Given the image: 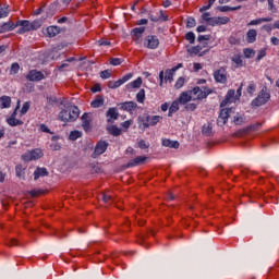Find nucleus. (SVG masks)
Segmentation results:
<instances>
[{"label":"nucleus","mask_w":279,"mask_h":279,"mask_svg":"<svg viewBox=\"0 0 279 279\" xmlns=\"http://www.w3.org/2000/svg\"><path fill=\"white\" fill-rule=\"evenodd\" d=\"M58 118L63 123H71L73 121H77V119L80 118V108L73 105L65 106L64 109L59 112Z\"/></svg>","instance_id":"obj_1"},{"label":"nucleus","mask_w":279,"mask_h":279,"mask_svg":"<svg viewBox=\"0 0 279 279\" xmlns=\"http://www.w3.org/2000/svg\"><path fill=\"white\" fill-rule=\"evenodd\" d=\"M271 99V94L267 86H264L262 90L258 93L257 97L252 100V108H260V106H265Z\"/></svg>","instance_id":"obj_2"},{"label":"nucleus","mask_w":279,"mask_h":279,"mask_svg":"<svg viewBox=\"0 0 279 279\" xmlns=\"http://www.w3.org/2000/svg\"><path fill=\"white\" fill-rule=\"evenodd\" d=\"M210 93L211 90L208 89V87H194L190 90V95L193 96V101H196V99H206Z\"/></svg>","instance_id":"obj_3"},{"label":"nucleus","mask_w":279,"mask_h":279,"mask_svg":"<svg viewBox=\"0 0 279 279\" xmlns=\"http://www.w3.org/2000/svg\"><path fill=\"white\" fill-rule=\"evenodd\" d=\"M44 154L40 148L33 149L22 156V159L25 160V162H29L32 160H38L43 158Z\"/></svg>","instance_id":"obj_4"},{"label":"nucleus","mask_w":279,"mask_h":279,"mask_svg":"<svg viewBox=\"0 0 279 279\" xmlns=\"http://www.w3.org/2000/svg\"><path fill=\"white\" fill-rule=\"evenodd\" d=\"M232 112H234L233 108L221 109L219 117L217 119V124L220 125V128H223V125H226L228 123V119H229L230 114H232Z\"/></svg>","instance_id":"obj_5"},{"label":"nucleus","mask_w":279,"mask_h":279,"mask_svg":"<svg viewBox=\"0 0 279 279\" xmlns=\"http://www.w3.org/2000/svg\"><path fill=\"white\" fill-rule=\"evenodd\" d=\"M108 142L106 141H99L96 144V147L94 149V153L92 154V158H99L101 154H106V149H108Z\"/></svg>","instance_id":"obj_6"},{"label":"nucleus","mask_w":279,"mask_h":279,"mask_svg":"<svg viewBox=\"0 0 279 279\" xmlns=\"http://www.w3.org/2000/svg\"><path fill=\"white\" fill-rule=\"evenodd\" d=\"M144 45L145 47H147V49H158V46L160 45V40L155 35H148L145 38Z\"/></svg>","instance_id":"obj_7"},{"label":"nucleus","mask_w":279,"mask_h":279,"mask_svg":"<svg viewBox=\"0 0 279 279\" xmlns=\"http://www.w3.org/2000/svg\"><path fill=\"white\" fill-rule=\"evenodd\" d=\"M26 80L28 82H41V80H45V74L38 70H31L26 75Z\"/></svg>","instance_id":"obj_8"},{"label":"nucleus","mask_w":279,"mask_h":279,"mask_svg":"<svg viewBox=\"0 0 279 279\" xmlns=\"http://www.w3.org/2000/svg\"><path fill=\"white\" fill-rule=\"evenodd\" d=\"M214 78L219 84H226L228 82V74L226 73V69L220 68L214 72Z\"/></svg>","instance_id":"obj_9"},{"label":"nucleus","mask_w":279,"mask_h":279,"mask_svg":"<svg viewBox=\"0 0 279 279\" xmlns=\"http://www.w3.org/2000/svg\"><path fill=\"white\" fill-rule=\"evenodd\" d=\"M81 119L83 130L90 132L93 130V125L90 124L93 123V116L90 113H84Z\"/></svg>","instance_id":"obj_10"},{"label":"nucleus","mask_w":279,"mask_h":279,"mask_svg":"<svg viewBox=\"0 0 279 279\" xmlns=\"http://www.w3.org/2000/svg\"><path fill=\"white\" fill-rule=\"evenodd\" d=\"M17 27V34H25L27 32H32V23L27 20L19 21L16 23Z\"/></svg>","instance_id":"obj_11"},{"label":"nucleus","mask_w":279,"mask_h":279,"mask_svg":"<svg viewBox=\"0 0 279 279\" xmlns=\"http://www.w3.org/2000/svg\"><path fill=\"white\" fill-rule=\"evenodd\" d=\"M107 117V123L109 125H112L119 119V111H117V108H109L108 111L106 112Z\"/></svg>","instance_id":"obj_12"},{"label":"nucleus","mask_w":279,"mask_h":279,"mask_svg":"<svg viewBox=\"0 0 279 279\" xmlns=\"http://www.w3.org/2000/svg\"><path fill=\"white\" fill-rule=\"evenodd\" d=\"M143 34H145V26L133 28L132 29L133 40H141V38H143Z\"/></svg>","instance_id":"obj_13"},{"label":"nucleus","mask_w":279,"mask_h":279,"mask_svg":"<svg viewBox=\"0 0 279 279\" xmlns=\"http://www.w3.org/2000/svg\"><path fill=\"white\" fill-rule=\"evenodd\" d=\"M178 101L182 104L183 106L189 104V101H193V96L191 94V90L183 92L181 96L179 97Z\"/></svg>","instance_id":"obj_14"},{"label":"nucleus","mask_w":279,"mask_h":279,"mask_svg":"<svg viewBox=\"0 0 279 279\" xmlns=\"http://www.w3.org/2000/svg\"><path fill=\"white\" fill-rule=\"evenodd\" d=\"M145 160H147V157L137 156L135 159H131L128 162V167H138V165H145Z\"/></svg>","instance_id":"obj_15"},{"label":"nucleus","mask_w":279,"mask_h":279,"mask_svg":"<svg viewBox=\"0 0 279 279\" xmlns=\"http://www.w3.org/2000/svg\"><path fill=\"white\" fill-rule=\"evenodd\" d=\"M121 110H126V112H132V110H136L138 108V105L134 101H126L120 104Z\"/></svg>","instance_id":"obj_16"},{"label":"nucleus","mask_w":279,"mask_h":279,"mask_svg":"<svg viewBox=\"0 0 279 279\" xmlns=\"http://www.w3.org/2000/svg\"><path fill=\"white\" fill-rule=\"evenodd\" d=\"M160 121H162V117L160 116H148L146 118V128H149V125H157Z\"/></svg>","instance_id":"obj_17"},{"label":"nucleus","mask_w":279,"mask_h":279,"mask_svg":"<svg viewBox=\"0 0 279 279\" xmlns=\"http://www.w3.org/2000/svg\"><path fill=\"white\" fill-rule=\"evenodd\" d=\"M162 145H163V147H170L171 149H178L180 147V142L165 138V140H162Z\"/></svg>","instance_id":"obj_18"},{"label":"nucleus","mask_w":279,"mask_h":279,"mask_svg":"<svg viewBox=\"0 0 279 279\" xmlns=\"http://www.w3.org/2000/svg\"><path fill=\"white\" fill-rule=\"evenodd\" d=\"M46 34H47L48 38H54V36H58V34H60V27L49 26L46 29Z\"/></svg>","instance_id":"obj_19"},{"label":"nucleus","mask_w":279,"mask_h":279,"mask_svg":"<svg viewBox=\"0 0 279 279\" xmlns=\"http://www.w3.org/2000/svg\"><path fill=\"white\" fill-rule=\"evenodd\" d=\"M15 27H17V25L13 22H5L0 26V34H3L4 32H12V29H15Z\"/></svg>","instance_id":"obj_20"},{"label":"nucleus","mask_w":279,"mask_h":279,"mask_svg":"<svg viewBox=\"0 0 279 279\" xmlns=\"http://www.w3.org/2000/svg\"><path fill=\"white\" fill-rule=\"evenodd\" d=\"M141 86H143V78L137 77L135 81L126 85V90H132V88H141Z\"/></svg>","instance_id":"obj_21"},{"label":"nucleus","mask_w":279,"mask_h":279,"mask_svg":"<svg viewBox=\"0 0 279 279\" xmlns=\"http://www.w3.org/2000/svg\"><path fill=\"white\" fill-rule=\"evenodd\" d=\"M49 175V171L46 168H37L34 172V180H38V178H46Z\"/></svg>","instance_id":"obj_22"},{"label":"nucleus","mask_w":279,"mask_h":279,"mask_svg":"<svg viewBox=\"0 0 279 279\" xmlns=\"http://www.w3.org/2000/svg\"><path fill=\"white\" fill-rule=\"evenodd\" d=\"M256 36H258V33L256 29L252 28L246 33V41L247 43H256Z\"/></svg>","instance_id":"obj_23"},{"label":"nucleus","mask_w":279,"mask_h":279,"mask_svg":"<svg viewBox=\"0 0 279 279\" xmlns=\"http://www.w3.org/2000/svg\"><path fill=\"white\" fill-rule=\"evenodd\" d=\"M92 108H101L104 106V96L97 95L90 104Z\"/></svg>","instance_id":"obj_24"},{"label":"nucleus","mask_w":279,"mask_h":279,"mask_svg":"<svg viewBox=\"0 0 279 279\" xmlns=\"http://www.w3.org/2000/svg\"><path fill=\"white\" fill-rule=\"evenodd\" d=\"M107 131L112 135V136H121V129H119L117 125H107Z\"/></svg>","instance_id":"obj_25"},{"label":"nucleus","mask_w":279,"mask_h":279,"mask_svg":"<svg viewBox=\"0 0 279 279\" xmlns=\"http://www.w3.org/2000/svg\"><path fill=\"white\" fill-rule=\"evenodd\" d=\"M12 104V98L10 96H2L0 98V108H10Z\"/></svg>","instance_id":"obj_26"},{"label":"nucleus","mask_w":279,"mask_h":279,"mask_svg":"<svg viewBox=\"0 0 279 279\" xmlns=\"http://www.w3.org/2000/svg\"><path fill=\"white\" fill-rule=\"evenodd\" d=\"M150 21L158 23V21H169V16L165 15L162 11H159L158 16L149 15Z\"/></svg>","instance_id":"obj_27"},{"label":"nucleus","mask_w":279,"mask_h":279,"mask_svg":"<svg viewBox=\"0 0 279 279\" xmlns=\"http://www.w3.org/2000/svg\"><path fill=\"white\" fill-rule=\"evenodd\" d=\"M180 110V102L179 100H174L169 108L168 117H173V112H178Z\"/></svg>","instance_id":"obj_28"},{"label":"nucleus","mask_w":279,"mask_h":279,"mask_svg":"<svg viewBox=\"0 0 279 279\" xmlns=\"http://www.w3.org/2000/svg\"><path fill=\"white\" fill-rule=\"evenodd\" d=\"M178 71V66L172 68L171 70L166 71L165 81L172 82L173 81V73Z\"/></svg>","instance_id":"obj_29"},{"label":"nucleus","mask_w":279,"mask_h":279,"mask_svg":"<svg viewBox=\"0 0 279 279\" xmlns=\"http://www.w3.org/2000/svg\"><path fill=\"white\" fill-rule=\"evenodd\" d=\"M202 132L205 136H213V123L204 124Z\"/></svg>","instance_id":"obj_30"},{"label":"nucleus","mask_w":279,"mask_h":279,"mask_svg":"<svg viewBox=\"0 0 279 279\" xmlns=\"http://www.w3.org/2000/svg\"><path fill=\"white\" fill-rule=\"evenodd\" d=\"M217 10L219 12H234L236 10H241V5H238V7H228V5H223V7H218Z\"/></svg>","instance_id":"obj_31"},{"label":"nucleus","mask_w":279,"mask_h":279,"mask_svg":"<svg viewBox=\"0 0 279 279\" xmlns=\"http://www.w3.org/2000/svg\"><path fill=\"white\" fill-rule=\"evenodd\" d=\"M7 122L11 125V128H16V125H23V121L14 117H10L9 119H7Z\"/></svg>","instance_id":"obj_32"},{"label":"nucleus","mask_w":279,"mask_h":279,"mask_svg":"<svg viewBox=\"0 0 279 279\" xmlns=\"http://www.w3.org/2000/svg\"><path fill=\"white\" fill-rule=\"evenodd\" d=\"M232 62L235 63V69H239L240 66H243V59H241L240 54H234L231 58Z\"/></svg>","instance_id":"obj_33"},{"label":"nucleus","mask_w":279,"mask_h":279,"mask_svg":"<svg viewBox=\"0 0 279 279\" xmlns=\"http://www.w3.org/2000/svg\"><path fill=\"white\" fill-rule=\"evenodd\" d=\"M70 141H77V138H82V132L72 131L69 135Z\"/></svg>","instance_id":"obj_34"},{"label":"nucleus","mask_w":279,"mask_h":279,"mask_svg":"<svg viewBox=\"0 0 279 279\" xmlns=\"http://www.w3.org/2000/svg\"><path fill=\"white\" fill-rule=\"evenodd\" d=\"M123 84L121 83V80L118 81H109L108 82V88H119V86H122Z\"/></svg>","instance_id":"obj_35"},{"label":"nucleus","mask_w":279,"mask_h":279,"mask_svg":"<svg viewBox=\"0 0 279 279\" xmlns=\"http://www.w3.org/2000/svg\"><path fill=\"white\" fill-rule=\"evenodd\" d=\"M136 99H137L138 104H145V89H141L137 93Z\"/></svg>","instance_id":"obj_36"},{"label":"nucleus","mask_w":279,"mask_h":279,"mask_svg":"<svg viewBox=\"0 0 279 279\" xmlns=\"http://www.w3.org/2000/svg\"><path fill=\"white\" fill-rule=\"evenodd\" d=\"M243 53H244L245 58H254V56H256V51H254V49H252V48H245L243 50Z\"/></svg>","instance_id":"obj_37"},{"label":"nucleus","mask_w":279,"mask_h":279,"mask_svg":"<svg viewBox=\"0 0 279 279\" xmlns=\"http://www.w3.org/2000/svg\"><path fill=\"white\" fill-rule=\"evenodd\" d=\"M101 199L105 204H112L114 202V198L108 194H101Z\"/></svg>","instance_id":"obj_38"},{"label":"nucleus","mask_w":279,"mask_h":279,"mask_svg":"<svg viewBox=\"0 0 279 279\" xmlns=\"http://www.w3.org/2000/svg\"><path fill=\"white\" fill-rule=\"evenodd\" d=\"M101 80H109V77H112V72L110 70H104L100 72Z\"/></svg>","instance_id":"obj_39"},{"label":"nucleus","mask_w":279,"mask_h":279,"mask_svg":"<svg viewBox=\"0 0 279 279\" xmlns=\"http://www.w3.org/2000/svg\"><path fill=\"white\" fill-rule=\"evenodd\" d=\"M185 39L189 40V43H190L191 45L195 44V33L189 32V33L185 35Z\"/></svg>","instance_id":"obj_40"},{"label":"nucleus","mask_w":279,"mask_h":279,"mask_svg":"<svg viewBox=\"0 0 279 279\" xmlns=\"http://www.w3.org/2000/svg\"><path fill=\"white\" fill-rule=\"evenodd\" d=\"M216 0H208V4L204 5L199 9V12H206V10H210V8H213V5L215 4Z\"/></svg>","instance_id":"obj_41"},{"label":"nucleus","mask_w":279,"mask_h":279,"mask_svg":"<svg viewBox=\"0 0 279 279\" xmlns=\"http://www.w3.org/2000/svg\"><path fill=\"white\" fill-rule=\"evenodd\" d=\"M218 19V25H228L230 23V17L223 16V17H217Z\"/></svg>","instance_id":"obj_42"},{"label":"nucleus","mask_w":279,"mask_h":279,"mask_svg":"<svg viewBox=\"0 0 279 279\" xmlns=\"http://www.w3.org/2000/svg\"><path fill=\"white\" fill-rule=\"evenodd\" d=\"M246 93L248 95H254V93H256V85L254 83H251L246 88Z\"/></svg>","instance_id":"obj_43"},{"label":"nucleus","mask_w":279,"mask_h":279,"mask_svg":"<svg viewBox=\"0 0 279 279\" xmlns=\"http://www.w3.org/2000/svg\"><path fill=\"white\" fill-rule=\"evenodd\" d=\"M233 123L235 125H243V123H245V118L235 116L233 119Z\"/></svg>","instance_id":"obj_44"},{"label":"nucleus","mask_w":279,"mask_h":279,"mask_svg":"<svg viewBox=\"0 0 279 279\" xmlns=\"http://www.w3.org/2000/svg\"><path fill=\"white\" fill-rule=\"evenodd\" d=\"M187 51H189V53H194V56H197V53H199V51H202V46L192 47Z\"/></svg>","instance_id":"obj_45"},{"label":"nucleus","mask_w":279,"mask_h":279,"mask_svg":"<svg viewBox=\"0 0 279 279\" xmlns=\"http://www.w3.org/2000/svg\"><path fill=\"white\" fill-rule=\"evenodd\" d=\"M8 14H10V11L8 10V8H2L0 5V19H5V16H8Z\"/></svg>","instance_id":"obj_46"},{"label":"nucleus","mask_w":279,"mask_h":279,"mask_svg":"<svg viewBox=\"0 0 279 279\" xmlns=\"http://www.w3.org/2000/svg\"><path fill=\"white\" fill-rule=\"evenodd\" d=\"M182 86H184V77H179L174 85V88L180 89L182 88Z\"/></svg>","instance_id":"obj_47"},{"label":"nucleus","mask_w":279,"mask_h":279,"mask_svg":"<svg viewBox=\"0 0 279 279\" xmlns=\"http://www.w3.org/2000/svg\"><path fill=\"white\" fill-rule=\"evenodd\" d=\"M41 25H43V22H40V21H34V22H32V23H31L32 31H34V29H39V27H41Z\"/></svg>","instance_id":"obj_48"},{"label":"nucleus","mask_w":279,"mask_h":279,"mask_svg":"<svg viewBox=\"0 0 279 279\" xmlns=\"http://www.w3.org/2000/svg\"><path fill=\"white\" fill-rule=\"evenodd\" d=\"M133 75L134 74H132V73L124 75L122 78H120L121 84H125V82H130V80H132Z\"/></svg>","instance_id":"obj_49"},{"label":"nucleus","mask_w":279,"mask_h":279,"mask_svg":"<svg viewBox=\"0 0 279 279\" xmlns=\"http://www.w3.org/2000/svg\"><path fill=\"white\" fill-rule=\"evenodd\" d=\"M15 173H16V175H17V178H22V175H23V166H21V165H17L16 167H15Z\"/></svg>","instance_id":"obj_50"},{"label":"nucleus","mask_w":279,"mask_h":279,"mask_svg":"<svg viewBox=\"0 0 279 279\" xmlns=\"http://www.w3.org/2000/svg\"><path fill=\"white\" fill-rule=\"evenodd\" d=\"M266 54H267V52L265 51V49L259 50L257 58H256L257 62H259V60H263Z\"/></svg>","instance_id":"obj_51"},{"label":"nucleus","mask_w":279,"mask_h":279,"mask_svg":"<svg viewBox=\"0 0 279 279\" xmlns=\"http://www.w3.org/2000/svg\"><path fill=\"white\" fill-rule=\"evenodd\" d=\"M28 110H29V102H24V105L21 109V114H27Z\"/></svg>","instance_id":"obj_52"},{"label":"nucleus","mask_w":279,"mask_h":279,"mask_svg":"<svg viewBox=\"0 0 279 279\" xmlns=\"http://www.w3.org/2000/svg\"><path fill=\"white\" fill-rule=\"evenodd\" d=\"M56 8H58V4L57 3H52L50 4L49 7V10H52L48 13V16H53V14H56Z\"/></svg>","instance_id":"obj_53"},{"label":"nucleus","mask_w":279,"mask_h":279,"mask_svg":"<svg viewBox=\"0 0 279 279\" xmlns=\"http://www.w3.org/2000/svg\"><path fill=\"white\" fill-rule=\"evenodd\" d=\"M234 95H235L234 89H229L226 98L232 101V99H234Z\"/></svg>","instance_id":"obj_54"},{"label":"nucleus","mask_w":279,"mask_h":279,"mask_svg":"<svg viewBox=\"0 0 279 279\" xmlns=\"http://www.w3.org/2000/svg\"><path fill=\"white\" fill-rule=\"evenodd\" d=\"M208 25H210L211 27H216V25H219L218 17H211V19L209 20Z\"/></svg>","instance_id":"obj_55"},{"label":"nucleus","mask_w":279,"mask_h":279,"mask_svg":"<svg viewBox=\"0 0 279 279\" xmlns=\"http://www.w3.org/2000/svg\"><path fill=\"white\" fill-rule=\"evenodd\" d=\"M19 69H21V65H19V63H13L11 65V72L14 74L19 73Z\"/></svg>","instance_id":"obj_56"},{"label":"nucleus","mask_w":279,"mask_h":279,"mask_svg":"<svg viewBox=\"0 0 279 279\" xmlns=\"http://www.w3.org/2000/svg\"><path fill=\"white\" fill-rule=\"evenodd\" d=\"M195 25H196L195 19L189 17L187 23H186V27H195Z\"/></svg>","instance_id":"obj_57"},{"label":"nucleus","mask_w":279,"mask_h":279,"mask_svg":"<svg viewBox=\"0 0 279 279\" xmlns=\"http://www.w3.org/2000/svg\"><path fill=\"white\" fill-rule=\"evenodd\" d=\"M110 64H112L113 66H119L121 64V59L113 58L110 60Z\"/></svg>","instance_id":"obj_58"},{"label":"nucleus","mask_w":279,"mask_h":279,"mask_svg":"<svg viewBox=\"0 0 279 279\" xmlns=\"http://www.w3.org/2000/svg\"><path fill=\"white\" fill-rule=\"evenodd\" d=\"M138 147H140V149H148L149 145L146 144L144 140H142L138 142Z\"/></svg>","instance_id":"obj_59"},{"label":"nucleus","mask_w":279,"mask_h":279,"mask_svg":"<svg viewBox=\"0 0 279 279\" xmlns=\"http://www.w3.org/2000/svg\"><path fill=\"white\" fill-rule=\"evenodd\" d=\"M196 109H197V105H195V104H187L185 106V110H190L191 112H193Z\"/></svg>","instance_id":"obj_60"},{"label":"nucleus","mask_w":279,"mask_h":279,"mask_svg":"<svg viewBox=\"0 0 279 279\" xmlns=\"http://www.w3.org/2000/svg\"><path fill=\"white\" fill-rule=\"evenodd\" d=\"M39 130H41L43 132H45L46 134H51V131L49 130V128L45 124H40L39 125Z\"/></svg>","instance_id":"obj_61"},{"label":"nucleus","mask_w":279,"mask_h":279,"mask_svg":"<svg viewBox=\"0 0 279 279\" xmlns=\"http://www.w3.org/2000/svg\"><path fill=\"white\" fill-rule=\"evenodd\" d=\"M32 197H38L40 195V190H32L28 192Z\"/></svg>","instance_id":"obj_62"},{"label":"nucleus","mask_w":279,"mask_h":279,"mask_svg":"<svg viewBox=\"0 0 279 279\" xmlns=\"http://www.w3.org/2000/svg\"><path fill=\"white\" fill-rule=\"evenodd\" d=\"M92 93H101V85L96 84L92 87Z\"/></svg>","instance_id":"obj_63"},{"label":"nucleus","mask_w":279,"mask_h":279,"mask_svg":"<svg viewBox=\"0 0 279 279\" xmlns=\"http://www.w3.org/2000/svg\"><path fill=\"white\" fill-rule=\"evenodd\" d=\"M202 19H203V21H206V23H210V19H213V17H210V13H204L203 15H202Z\"/></svg>","instance_id":"obj_64"}]
</instances>
